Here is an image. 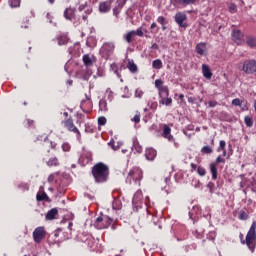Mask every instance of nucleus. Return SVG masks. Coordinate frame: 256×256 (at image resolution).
I'll use <instances>...</instances> for the list:
<instances>
[{
    "label": "nucleus",
    "mask_w": 256,
    "mask_h": 256,
    "mask_svg": "<svg viewBox=\"0 0 256 256\" xmlns=\"http://www.w3.org/2000/svg\"><path fill=\"white\" fill-rule=\"evenodd\" d=\"M37 201H50L49 196L45 192H38L36 195Z\"/></svg>",
    "instance_id": "27"
},
{
    "label": "nucleus",
    "mask_w": 256,
    "mask_h": 256,
    "mask_svg": "<svg viewBox=\"0 0 256 256\" xmlns=\"http://www.w3.org/2000/svg\"><path fill=\"white\" fill-rule=\"evenodd\" d=\"M58 45H67L69 39L67 38L66 35H61L57 38Z\"/></svg>",
    "instance_id": "34"
},
{
    "label": "nucleus",
    "mask_w": 256,
    "mask_h": 256,
    "mask_svg": "<svg viewBox=\"0 0 256 256\" xmlns=\"http://www.w3.org/2000/svg\"><path fill=\"white\" fill-rule=\"evenodd\" d=\"M145 157L148 161H153L157 157V151L153 148H148L146 149Z\"/></svg>",
    "instance_id": "19"
},
{
    "label": "nucleus",
    "mask_w": 256,
    "mask_h": 256,
    "mask_svg": "<svg viewBox=\"0 0 256 256\" xmlns=\"http://www.w3.org/2000/svg\"><path fill=\"white\" fill-rule=\"evenodd\" d=\"M48 167H57L59 166V159L57 157H52L48 161H46Z\"/></svg>",
    "instance_id": "30"
},
{
    "label": "nucleus",
    "mask_w": 256,
    "mask_h": 256,
    "mask_svg": "<svg viewBox=\"0 0 256 256\" xmlns=\"http://www.w3.org/2000/svg\"><path fill=\"white\" fill-rule=\"evenodd\" d=\"M134 35H137L138 37H143V35H144L143 28L140 27L136 31L134 30Z\"/></svg>",
    "instance_id": "48"
},
{
    "label": "nucleus",
    "mask_w": 256,
    "mask_h": 256,
    "mask_svg": "<svg viewBox=\"0 0 256 256\" xmlns=\"http://www.w3.org/2000/svg\"><path fill=\"white\" fill-rule=\"evenodd\" d=\"M113 51H115V45L113 43H105L101 49L102 57L109 59L113 55Z\"/></svg>",
    "instance_id": "9"
},
{
    "label": "nucleus",
    "mask_w": 256,
    "mask_h": 256,
    "mask_svg": "<svg viewBox=\"0 0 256 256\" xmlns=\"http://www.w3.org/2000/svg\"><path fill=\"white\" fill-rule=\"evenodd\" d=\"M232 41H234L236 45H243L245 43V40L243 39V32H241V30H233Z\"/></svg>",
    "instance_id": "11"
},
{
    "label": "nucleus",
    "mask_w": 256,
    "mask_h": 256,
    "mask_svg": "<svg viewBox=\"0 0 256 256\" xmlns=\"http://www.w3.org/2000/svg\"><path fill=\"white\" fill-rule=\"evenodd\" d=\"M238 219H240V221H247V219H249V211L240 210Z\"/></svg>",
    "instance_id": "29"
},
{
    "label": "nucleus",
    "mask_w": 256,
    "mask_h": 256,
    "mask_svg": "<svg viewBox=\"0 0 256 256\" xmlns=\"http://www.w3.org/2000/svg\"><path fill=\"white\" fill-rule=\"evenodd\" d=\"M99 0H88L89 3L85 2L83 4H80L78 7L80 15V19L78 20L79 23H87L89 19V15L93 13V7L91 5H95Z\"/></svg>",
    "instance_id": "3"
},
{
    "label": "nucleus",
    "mask_w": 256,
    "mask_h": 256,
    "mask_svg": "<svg viewBox=\"0 0 256 256\" xmlns=\"http://www.w3.org/2000/svg\"><path fill=\"white\" fill-rule=\"evenodd\" d=\"M230 13H237V5L231 3L229 6Z\"/></svg>",
    "instance_id": "51"
},
{
    "label": "nucleus",
    "mask_w": 256,
    "mask_h": 256,
    "mask_svg": "<svg viewBox=\"0 0 256 256\" xmlns=\"http://www.w3.org/2000/svg\"><path fill=\"white\" fill-rule=\"evenodd\" d=\"M244 123L246 127H253V118L251 116H245Z\"/></svg>",
    "instance_id": "36"
},
{
    "label": "nucleus",
    "mask_w": 256,
    "mask_h": 256,
    "mask_svg": "<svg viewBox=\"0 0 256 256\" xmlns=\"http://www.w3.org/2000/svg\"><path fill=\"white\" fill-rule=\"evenodd\" d=\"M242 71L246 73V75H253L256 73V60L248 59L243 62Z\"/></svg>",
    "instance_id": "6"
},
{
    "label": "nucleus",
    "mask_w": 256,
    "mask_h": 256,
    "mask_svg": "<svg viewBox=\"0 0 256 256\" xmlns=\"http://www.w3.org/2000/svg\"><path fill=\"white\" fill-rule=\"evenodd\" d=\"M245 43H246V45H248V47H250V49H255V47H256V38L253 37V36H247Z\"/></svg>",
    "instance_id": "23"
},
{
    "label": "nucleus",
    "mask_w": 256,
    "mask_h": 256,
    "mask_svg": "<svg viewBox=\"0 0 256 256\" xmlns=\"http://www.w3.org/2000/svg\"><path fill=\"white\" fill-rule=\"evenodd\" d=\"M152 49H159V45H157V43H154V44H152V47H151Z\"/></svg>",
    "instance_id": "64"
},
{
    "label": "nucleus",
    "mask_w": 256,
    "mask_h": 256,
    "mask_svg": "<svg viewBox=\"0 0 256 256\" xmlns=\"http://www.w3.org/2000/svg\"><path fill=\"white\" fill-rule=\"evenodd\" d=\"M143 179V170L139 167H134L132 168L128 176L126 178V183H129L130 185L132 183H135V185H141V180Z\"/></svg>",
    "instance_id": "4"
},
{
    "label": "nucleus",
    "mask_w": 256,
    "mask_h": 256,
    "mask_svg": "<svg viewBox=\"0 0 256 256\" xmlns=\"http://www.w3.org/2000/svg\"><path fill=\"white\" fill-rule=\"evenodd\" d=\"M227 143H225V140H221L219 143L218 151H225Z\"/></svg>",
    "instance_id": "47"
},
{
    "label": "nucleus",
    "mask_w": 256,
    "mask_h": 256,
    "mask_svg": "<svg viewBox=\"0 0 256 256\" xmlns=\"http://www.w3.org/2000/svg\"><path fill=\"white\" fill-rule=\"evenodd\" d=\"M155 87H157V89H161V87H164L163 80H161V79L155 80Z\"/></svg>",
    "instance_id": "49"
},
{
    "label": "nucleus",
    "mask_w": 256,
    "mask_h": 256,
    "mask_svg": "<svg viewBox=\"0 0 256 256\" xmlns=\"http://www.w3.org/2000/svg\"><path fill=\"white\" fill-rule=\"evenodd\" d=\"M82 61L85 67H91V65H93V60H91V56H89V54L84 55Z\"/></svg>",
    "instance_id": "31"
},
{
    "label": "nucleus",
    "mask_w": 256,
    "mask_h": 256,
    "mask_svg": "<svg viewBox=\"0 0 256 256\" xmlns=\"http://www.w3.org/2000/svg\"><path fill=\"white\" fill-rule=\"evenodd\" d=\"M48 139H49V136L47 134H42V135H38L34 140V142L36 143V141H44V144H45Z\"/></svg>",
    "instance_id": "37"
},
{
    "label": "nucleus",
    "mask_w": 256,
    "mask_h": 256,
    "mask_svg": "<svg viewBox=\"0 0 256 256\" xmlns=\"http://www.w3.org/2000/svg\"><path fill=\"white\" fill-rule=\"evenodd\" d=\"M135 97H138V99H141V97H143V91L140 89H137L135 91Z\"/></svg>",
    "instance_id": "55"
},
{
    "label": "nucleus",
    "mask_w": 256,
    "mask_h": 256,
    "mask_svg": "<svg viewBox=\"0 0 256 256\" xmlns=\"http://www.w3.org/2000/svg\"><path fill=\"white\" fill-rule=\"evenodd\" d=\"M25 127H35V121L31 119H26L25 120Z\"/></svg>",
    "instance_id": "45"
},
{
    "label": "nucleus",
    "mask_w": 256,
    "mask_h": 256,
    "mask_svg": "<svg viewBox=\"0 0 256 256\" xmlns=\"http://www.w3.org/2000/svg\"><path fill=\"white\" fill-rule=\"evenodd\" d=\"M215 237H217V232L216 231H210L207 234V239H209L210 241H215Z\"/></svg>",
    "instance_id": "43"
},
{
    "label": "nucleus",
    "mask_w": 256,
    "mask_h": 256,
    "mask_svg": "<svg viewBox=\"0 0 256 256\" xmlns=\"http://www.w3.org/2000/svg\"><path fill=\"white\" fill-rule=\"evenodd\" d=\"M63 123H64V127H66L68 131H71L72 133H76L77 140L81 141V132L79 131L78 128L75 127V124L73 123V118H68Z\"/></svg>",
    "instance_id": "7"
},
{
    "label": "nucleus",
    "mask_w": 256,
    "mask_h": 256,
    "mask_svg": "<svg viewBox=\"0 0 256 256\" xmlns=\"http://www.w3.org/2000/svg\"><path fill=\"white\" fill-rule=\"evenodd\" d=\"M201 153L203 155H211V153H213V148H211L210 146H204L201 148Z\"/></svg>",
    "instance_id": "35"
},
{
    "label": "nucleus",
    "mask_w": 256,
    "mask_h": 256,
    "mask_svg": "<svg viewBox=\"0 0 256 256\" xmlns=\"http://www.w3.org/2000/svg\"><path fill=\"white\" fill-rule=\"evenodd\" d=\"M232 105H234L235 107H241V100L239 98L233 99Z\"/></svg>",
    "instance_id": "50"
},
{
    "label": "nucleus",
    "mask_w": 256,
    "mask_h": 256,
    "mask_svg": "<svg viewBox=\"0 0 256 256\" xmlns=\"http://www.w3.org/2000/svg\"><path fill=\"white\" fill-rule=\"evenodd\" d=\"M151 109H157V102H153L151 104Z\"/></svg>",
    "instance_id": "63"
},
{
    "label": "nucleus",
    "mask_w": 256,
    "mask_h": 256,
    "mask_svg": "<svg viewBox=\"0 0 256 256\" xmlns=\"http://www.w3.org/2000/svg\"><path fill=\"white\" fill-rule=\"evenodd\" d=\"M99 108H100V111H107V101L100 100Z\"/></svg>",
    "instance_id": "41"
},
{
    "label": "nucleus",
    "mask_w": 256,
    "mask_h": 256,
    "mask_svg": "<svg viewBox=\"0 0 256 256\" xmlns=\"http://www.w3.org/2000/svg\"><path fill=\"white\" fill-rule=\"evenodd\" d=\"M212 163H216V165H219V163H225V158L218 156L215 162H212Z\"/></svg>",
    "instance_id": "53"
},
{
    "label": "nucleus",
    "mask_w": 256,
    "mask_h": 256,
    "mask_svg": "<svg viewBox=\"0 0 256 256\" xmlns=\"http://www.w3.org/2000/svg\"><path fill=\"white\" fill-rule=\"evenodd\" d=\"M47 232L44 227H37L33 232V239L35 243H41L45 239Z\"/></svg>",
    "instance_id": "8"
},
{
    "label": "nucleus",
    "mask_w": 256,
    "mask_h": 256,
    "mask_svg": "<svg viewBox=\"0 0 256 256\" xmlns=\"http://www.w3.org/2000/svg\"><path fill=\"white\" fill-rule=\"evenodd\" d=\"M134 147H135L137 153H141V151H143V147H141L139 145L134 144Z\"/></svg>",
    "instance_id": "58"
},
{
    "label": "nucleus",
    "mask_w": 256,
    "mask_h": 256,
    "mask_svg": "<svg viewBox=\"0 0 256 256\" xmlns=\"http://www.w3.org/2000/svg\"><path fill=\"white\" fill-rule=\"evenodd\" d=\"M55 181V175L54 174H50L48 176V183H53Z\"/></svg>",
    "instance_id": "57"
},
{
    "label": "nucleus",
    "mask_w": 256,
    "mask_h": 256,
    "mask_svg": "<svg viewBox=\"0 0 256 256\" xmlns=\"http://www.w3.org/2000/svg\"><path fill=\"white\" fill-rule=\"evenodd\" d=\"M197 173L200 175V177H205V175H207V170H205V168L202 166H198Z\"/></svg>",
    "instance_id": "40"
},
{
    "label": "nucleus",
    "mask_w": 256,
    "mask_h": 256,
    "mask_svg": "<svg viewBox=\"0 0 256 256\" xmlns=\"http://www.w3.org/2000/svg\"><path fill=\"white\" fill-rule=\"evenodd\" d=\"M107 123V118L104 116L98 118V125H105Z\"/></svg>",
    "instance_id": "52"
},
{
    "label": "nucleus",
    "mask_w": 256,
    "mask_h": 256,
    "mask_svg": "<svg viewBox=\"0 0 256 256\" xmlns=\"http://www.w3.org/2000/svg\"><path fill=\"white\" fill-rule=\"evenodd\" d=\"M207 187L209 188L211 194L215 193V183L208 182Z\"/></svg>",
    "instance_id": "46"
},
{
    "label": "nucleus",
    "mask_w": 256,
    "mask_h": 256,
    "mask_svg": "<svg viewBox=\"0 0 256 256\" xmlns=\"http://www.w3.org/2000/svg\"><path fill=\"white\" fill-rule=\"evenodd\" d=\"M111 1L101 2L99 4L100 13H109L111 11Z\"/></svg>",
    "instance_id": "16"
},
{
    "label": "nucleus",
    "mask_w": 256,
    "mask_h": 256,
    "mask_svg": "<svg viewBox=\"0 0 256 256\" xmlns=\"http://www.w3.org/2000/svg\"><path fill=\"white\" fill-rule=\"evenodd\" d=\"M127 0H117V5L113 8V15L119 19V13H121V9L125 7Z\"/></svg>",
    "instance_id": "14"
},
{
    "label": "nucleus",
    "mask_w": 256,
    "mask_h": 256,
    "mask_svg": "<svg viewBox=\"0 0 256 256\" xmlns=\"http://www.w3.org/2000/svg\"><path fill=\"white\" fill-rule=\"evenodd\" d=\"M158 91H159L160 98L169 97V87L162 86V87H160V89H158Z\"/></svg>",
    "instance_id": "26"
},
{
    "label": "nucleus",
    "mask_w": 256,
    "mask_h": 256,
    "mask_svg": "<svg viewBox=\"0 0 256 256\" xmlns=\"http://www.w3.org/2000/svg\"><path fill=\"white\" fill-rule=\"evenodd\" d=\"M207 48V44L206 43H203V42H201V43H198L197 45H196V53L198 54V55H205V49Z\"/></svg>",
    "instance_id": "21"
},
{
    "label": "nucleus",
    "mask_w": 256,
    "mask_h": 256,
    "mask_svg": "<svg viewBox=\"0 0 256 256\" xmlns=\"http://www.w3.org/2000/svg\"><path fill=\"white\" fill-rule=\"evenodd\" d=\"M57 215H59V210H57V208H52L50 211L47 212L46 220L53 221V219H56Z\"/></svg>",
    "instance_id": "18"
},
{
    "label": "nucleus",
    "mask_w": 256,
    "mask_h": 256,
    "mask_svg": "<svg viewBox=\"0 0 256 256\" xmlns=\"http://www.w3.org/2000/svg\"><path fill=\"white\" fill-rule=\"evenodd\" d=\"M45 145H50V147L52 149H57V143H55V142H49V141L46 140Z\"/></svg>",
    "instance_id": "56"
},
{
    "label": "nucleus",
    "mask_w": 256,
    "mask_h": 256,
    "mask_svg": "<svg viewBox=\"0 0 256 256\" xmlns=\"http://www.w3.org/2000/svg\"><path fill=\"white\" fill-rule=\"evenodd\" d=\"M162 136L165 139H168V141H175V138H173V135H171V128L167 124H165L163 127Z\"/></svg>",
    "instance_id": "15"
},
{
    "label": "nucleus",
    "mask_w": 256,
    "mask_h": 256,
    "mask_svg": "<svg viewBox=\"0 0 256 256\" xmlns=\"http://www.w3.org/2000/svg\"><path fill=\"white\" fill-rule=\"evenodd\" d=\"M131 121L133 123H140L141 122V112L136 111V114L134 115V117L131 119Z\"/></svg>",
    "instance_id": "38"
},
{
    "label": "nucleus",
    "mask_w": 256,
    "mask_h": 256,
    "mask_svg": "<svg viewBox=\"0 0 256 256\" xmlns=\"http://www.w3.org/2000/svg\"><path fill=\"white\" fill-rule=\"evenodd\" d=\"M68 229L69 231H73V222H69Z\"/></svg>",
    "instance_id": "62"
},
{
    "label": "nucleus",
    "mask_w": 256,
    "mask_h": 256,
    "mask_svg": "<svg viewBox=\"0 0 256 256\" xmlns=\"http://www.w3.org/2000/svg\"><path fill=\"white\" fill-rule=\"evenodd\" d=\"M160 105H166V107H169L173 104V99L171 97H162L159 100Z\"/></svg>",
    "instance_id": "24"
},
{
    "label": "nucleus",
    "mask_w": 256,
    "mask_h": 256,
    "mask_svg": "<svg viewBox=\"0 0 256 256\" xmlns=\"http://www.w3.org/2000/svg\"><path fill=\"white\" fill-rule=\"evenodd\" d=\"M199 0H171L174 7H187V5H195Z\"/></svg>",
    "instance_id": "12"
},
{
    "label": "nucleus",
    "mask_w": 256,
    "mask_h": 256,
    "mask_svg": "<svg viewBox=\"0 0 256 256\" xmlns=\"http://www.w3.org/2000/svg\"><path fill=\"white\" fill-rule=\"evenodd\" d=\"M127 68L131 73H137L139 71V68L137 67V64L133 61H129L127 64Z\"/></svg>",
    "instance_id": "28"
},
{
    "label": "nucleus",
    "mask_w": 256,
    "mask_h": 256,
    "mask_svg": "<svg viewBox=\"0 0 256 256\" xmlns=\"http://www.w3.org/2000/svg\"><path fill=\"white\" fill-rule=\"evenodd\" d=\"M62 151H64L65 153L71 151V145L67 142L62 144Z\"/></svg>",
    "instance_id": "44"
},
{
    "label": "nucleus",
    "mask_w": 256,
    "mask_h": 256,
    "mask_svg": "<svg viewBox=\"0 0 256 256\" xmlns=\"http://www.w3.org/2000/svg\"><path fill=\"white\" fill-rule=\"evenodd\" d=\"M217 105H219V103H218L217 101H215V100H210V101L208 102V106H209L210 108L217 107Z\"/></svg>",
    "instance_id": "54"
},
{
    "label": "nucleus",
    "mask_w": 256,
    "mask_h": 256,
    "mask_svg": "<svg viewBox=\"0 0 256 256\" xmlns=\"http://www.w3.org/2000/svg\"><path fill=\"white\" fill-rule=\"evenodd\" d=\"M111 223H113V219H111L107 215L101 214L99 217L96 218L94 225L96 229H108Z\"/></svg>",
    "instance_id": "5"
},
{
    "label": "nucleus",
    "mask_w": 256,
    "mask_h": 256,
    "mask_svg": "<svg viewBox=\"0 0 256 256\" xmlns=\"http://www.w3.org/2000/svg\"><path fill=\"white\" fill-rule=\"evenodd\" d=\"M46 17H47L49 23H53V20H52L53 16H51V13H47Z\"/></svg>",
    "instance_id": "60"
},
{
    "label": "nucleus",
    "mask_w": 256,
    "mask_h": 256,
    "mask_svg": "<svg viewBox=\"0 0 256 256\" xmlns=\"http://www.w3.org/2000/svg\"><path fill=\"white\" fill-rule=\"evenodd\" d=\"M9 4L12 8L21 7V0H9Z\"/></svg>",
    "instance_id": "39"
},
{
    "label": "nucleus",
    "mask_w": 256,
    "mask_h": 256,
    "mask_svg": "<svg viewBox=\"0 0 256 256\" xmlns=\"http://www.w3.org/2000/svg\"><path fill=\"white\" fill-rule=\"evenodd\" d=\"M157 23H160V25H167V23H169V21L167 20V18H165L163 16H159L157 18Z\"/></svg>",
    "instance_id": "42"
},
{
    "label": "nucleus",
    "mask_w": 256,
    "mask_h": 256,
    "mask_svg": "<svg viewBox=\"0 0 256 256\" xmlns=\"http://www.w3.org/2000/svg\"><path fill=\"white\" fill-rule=\"evenodd\" d=\"M190 166H191V169H192L191 171H192V172H193V171H197V169H198L197 164L191 163Z\"/></svg>",
    "instance_id": "59"
},
{
    "label": "nucleus",
    "mask_w": 256,
    "mask_h": 256,
    "mask_svg": "<svg viewBox=\"0 0 256 256\" xmlns=\"http://www.w3.org/2000/svg\"><path fill=\"white\" fill-rule=\"evenodd\" d=\"M92 176L95 183H106L107 179H109V166L103 162L96 163L92 167Z\"/></svg>",
    "instance_id": "1"
},
{
    "label": "nucleus",
    "mask_w": 256,
    "mask_h": 256,
    "mask_svg": "<svg viewBox=\"0 0 256 256\" xmlns=\"http://www.w3.org/2000/svg\"><path fill=\"white\" fill-rule=\"evenodd\" d=\"M77 12V9L75 8H66L64 11V17L65 19H67L68 21H73L75 23V21H77V16L75 15V13Z\"/></svg>",
    "instance_id": "13"
},
{
    "label": "nucleus",
    "mask_w": 256,
    "mask_h": 256,
    "mask_svg": "<svg viewBox=\"0 0 256 256\" xmlns=\"http://www.w3.org/2000/svg\"><path fill=\"white\" fill-rule=\"evenodd\" d=\"M143 201V192L141 190H138L132 199V203H135L137 205L138 203H141Z\"/></svg>",
    "instance_id": "22"
},
{
    "label": "nucleus",
    "mask_w": 256,
    "mask_h": 256,
    "mask_svg": "<svg viewBox=\"0 0 256 256\" xmlns=\"http://www.w3.org/2000/svg\"><path fill=\"white\" fill-rule=\"evenodd\" d=\"M243 233H240L239 238L242 245H247L248 249L253 253L255 251L256 241V222L254 221L246 235V239H243Z\"/></svg>",
    "instance_id": "2"
},
{
    "label": "nucleus",
    "mask_w": 256,
    "mask_h": 256,
    "mask_svg": "<svg viewBox=\"0 0 256 256\" xmlns=\"http://www.w3.org/2000/svg\"><path fill=\"white\" fill-rule=\"evenodd\" d=\"M241 177V187H251L253 186V181L249 180L248 178H245V175H240Z\"/></svg>",
    "instance_id": "25"
},
{
    "label": "nucleus",
    "mask_w": 256,
    "mask_h": 256,
    "mask_svg": "<svg viewBox=\"0 0 256 256\" xmlns=\"http://www.w3.org/2000/svg\"><path fill=\"white\" fill-rule=\"evenodd\" d=\"M210 173L212 175V180L217 181V175H218L217 163H210Z\"/></svg>",
    "instance_id": "20"
},
{
    "label": "nucleus",
    "mask_w": 256,
    "mask_h": 256,
    "mask_svg": "<svg viewBox=\"0 0 256 256\" xmlns=\"http://www.w3.org/2000/svg\"><path fill=\"white\" fill-rule=\"evenodd\" d=\"M153 69H163V62L161 59H156L152 62Z\"/></svg>",
    "instance_id": "33"
},
{
    "label": "nucleus",
    "mask_w": 256,
    "mask_h": 256,
    "mask_svg": "<svg viewBox=\"0 0 256 256\" xmlns=\"http://www.w3.org/2000/svg\"><path fill=\"white\" fill-rule=\"evenodd\" d=\"M133 37H135V30H132L128 32L125 36L124 39L126 43H132L133 42Z\"/></svg>",
    "instance_id": "32"
},
{
    "label": "nucleus",
    "mask_w": 256,
    "mask_h": 256,
    "mask_svg": "<svg viewBox=\"0 0 256 256\" xmlns=\"http://www.w3.org/2000/svg\"><path fill=\"white\" fill-rule=\"evenodd\" d=\"M177 25H179V27H182L183 29H187V27H189V25L187 24V14L183 13V12H178L176 13L175 17H174Z\"/></svg>",
    "instance_id": "10"
},
{
    "label": "nucleus",
    "mask_w": 256,
    "mask_h": 256,
    "mask_svg": "<svg viewBox=\"0 0 256 256\" xmlns=\"http://www.w3.org/2000/svg\"><path fill=\"white\" fill-rule=\"evenodd\" d=\"M202 73L205 79H211L213 77V72H211V68L207 64L202 65Z\"/></svg>",
    "instance_id": "17"
},
{
    "label": "nucleus",
    "mask_w": 256,
    "mask_h": 256,
    "mask_svg": "<svg viewBox=\"0 0 256 256\" xmlns=\"http://www.w3.org/2000/svg\"><path fill=\"white\" fill-rule=\"evenodd\" d=\"M61 229L60 228H58L57 230H55V232H54V237H59V233H61Z\"/></svg>",
    "instance_id": "61"
}]
</instances>
